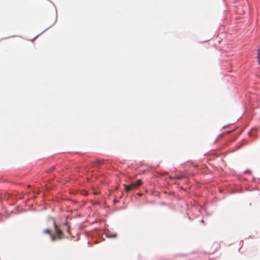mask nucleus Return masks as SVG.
Segmentation results:
<instances>
[{
	"label": "nucleus",
	"mask_w": 260,
	"mask_h": 260,
	"mask_svg": "<svg viewBox=\"0 0 260 260\" xmlns=\"http://www.w3.org/2000/svg\"><path fill=\"white\" fill-rule=\"evenodd\" d=\"M51 239L52 241H54L56 239V237L54 236L51 235Z\"/></svg>",
	"instance_id": "5"
},
{
	"label": "nucleus",
	"mask_w": 260,
	"mask_h": 260,
	"mask_svg": "<svg viewBox=\"0 0 260 260\" xmlns=\"http://www.w3.org/2000/svg\"><path fill=\"white\" fill-rule=\"evenodd\" d=\"M106 237L109 238H116L117 237L116 233L112 234L110 232L106 233Z\"/></svg>",
	"instance_id": "2"
},
{
	"label": "nucleus",
	"mask_w": 260,
	"mask_h": 260,
	"mask_svg": "<svg viewBox=\"0 0 260 260\" xmlns=\"http://www.w3.org/2000/svg\"><path fill=\"white\" fill-rule=\"evenodd\" d=\"M44 233L45 234H50V230L48 229H45L44 230Z\"/></svg>",
	"instance_id": "4"
},
{
	"label": "nucleus",
	"mask_w": 260,
	"mask_h": 260,
	"mask_svg": "<svg viewBox=\"0 0 260 260\" xmlns=\"http://www.w3.org/2000/svg\"><path fill=\"white\" fill-rule=\"evenodd\" d=\"M257 58L258 60V63L260 64V48L257 50Z\"/></svg>",
	"instance_id": "3"
},
{
	"label": "nucleus",
	"mask_w": 260,
	"mask_h": 260,
	"mask_svg": "<svg viewBox=\"0 0 260 260\" xmlns=\"http://www.w3.org/2000/svg\"><path fill=\"white\" fill-rule=\"evenodd\" d=\"M54 169V167H52L51 169H50L49 171H48V172L49 173H50L52 171H53V170Z\"/></svg>",
	"instance_id": "8"
},
{
	"label": "nucleus",
	"mask_w": 260,
	"mask_h": 260,
	"mask_svg": "<svg viewBox=\"0 0 260 260\" xmlns=\"http://www.w3.org/2000/svg\"><path fill=\"white\" fill-rule=\"evenodd\" d=\"M56 12L57 13V10L56 9ZM57 14H56L55 21H54V23H53L52 25L56 23V22L57 21Z\"/></svg>",
	"instance_id": "7"
},
{
	"label": "nucleus",
	"mask_w": 260,
	"mask_h": 260,
	"mask_svg": "<svg viewBox=\"0 0 260 260\" xmlns=\"http://www.w3.org/2000/svg\"><path fill=\"white\" fill-rule=\"evenodd\" d=\"M38 36H39V35L37 36L34 38V40H35L37 38H38Z\"/></svg>",
	"instance_id": "12"
},
{
	"label": "nucleus",
	"mask_w": 260,
	"mask_h": 260,
	"mask_svg": "<svg viewBox=\"0 0 260 260\" xmlns=\"http://www.w3.org/2000/svg\"><path fill=\"white\" fill-rule=\"evenodd\" d=\"M46 30H48V28H46V29L44 30V31H46Z\"/></svg>",
	"instance_id": "15"
},
{
	"label": "nucleus",
	"mask_w": 260,
	"mask_h": 260,
	"mask_svg": "<svg viewBox=\"0 0 260 260\" xmlns=\"http://www.w3.org/2000/svg\"><path fill=\"white\" fill-rule=\"evenodd\" d=\"M46 30H48V28H46V29L44 30V31H46Z\"/></svg>",
	"instance_id": "17"
},
{
	"label": "nucleus",
	"mask_w": 260,
	"mask_h": 260,
	"mask_svg": "<svg viewBox=\"0 0 260 260\" xmlns=\"http://www.w3.org/2000/svg\"><path fill=\"white\" fill-rule=\"evenodd\" d=\"M176 179H178V180H180V179H181V176H177L176 177Z\"/></svg>",
	"instance_id": "9"
},
{
	"label": "nucleus",
	"mask_w": 260,
	"mask_h": 260,
	"mask_svg": "<svg viewBox=\"0 0 260 260\" xmlns=\"http://www.w3.org/2000/svg\"><path fill=\"white\" fill-rule=\"evenodd\" d=\"M87 244H88V245H89V244H90V242H87Z\"/></svg>",
	"instance_id": "14"
},
{
	"label": "nucleus",
	"mask_w": 260,
	"mask_h": 260,
	"mask_svg": "<svg viewBox=\"0 0 260 260\" xmlns=\"http://www.w3.org/2000/svg\"><path fill=\"white\" fill-rule=\"evenodd\" d=\"M46 30H48V28H46V29L44 30V31H46Z\"/></svg>",
	"instance_id": "16"
},
{
	"label": "nucleus",
	"mask_w": 260,
	"mask_h": 260,
	"mask_svg": "<svg viewBox=\"0 0 260 260\" xmlns=\"http://www.w3.org/2000/svg\"><path fill=\"white\" fill-rule=\"evenodd\" d=\"M201 222L203 223V222H204V220H203V219H202V220H201Z\"/></svg>",
	"instance_id": "13"
},
{
	"label": "nucleus",
	"mask_w": 260,
	"mask_h": 260,
	"mask_svg": "<svg viewBox=\"0 0 260 260\" xmlns=\"http://www.w3.org/2000/svg\"><path fill=\"white\" fill-rule=\"evenodd\" d=\"M51 220L52 221V222L53 223V224L54 225V228H55V231L56 234L58 236H60L62 234V231L59 229L57 225L56 224L54 218H51Z\"/></svg>",
	"instance_id": "1"
},
{
	"label": "nucleus",
	"mask_w": 260,
	"mask_h": 260,
	"mask_svg": "<svg viewBox=\"0 0 260 260\" xmlns=\"http://www.w3.org/2000/svg\"><path fill=\"white\" fill-rule=\"evenodd\" d=\"M141 183H142V181H141V180H138L137 181V185H141Z\"/></svg>",
	"instance_id": "6"
},
{
	"label": "nucleus",
	"mask_w": 260,
	"mask_h": 260,
	"mask_svg": "<svg viewBox=\"0 0 260 260\" xmlns=\"http://www.w3.org/2000/svg\"><path fill=\"white\" fill-rule=\"evenodd\" d=\"M114 203H117V201L116 200H114Z\"/></svg>",
	"instance_id": "11"
},
{
	"label": "nucleus",
	"mask_w": 260,
	"mask_h": 260,
	"mask_svg": "<svg viewBox=\"0 0 260 260\" xmlns=\"http://www.w3.org/2000/svg\"><path fill=\"white\" fill-rule=\"evenodd\" d=\"M126 189H130V187H129V186H126Z\"/></svg>",
	"instance_id": "10"
}]
</instances>
